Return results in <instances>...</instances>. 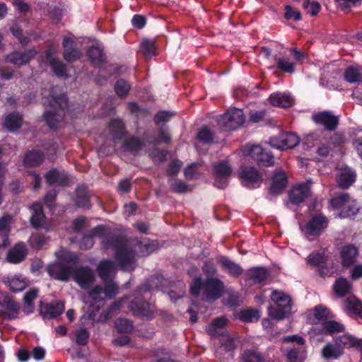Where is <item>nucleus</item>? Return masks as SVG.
I'll return each instance as SVG.
<instances>
[{"label":"nucleus","instance_id":"35","mask_svg":"<svg viewBox=\"0 0 362 362\" xmlns=\"http://www.w3.org/2000/svg\"><path fill=\"white\" fill-rule=\"evenodd\" d=\"M22 125V117L18 113H12L8 115L4 122L6 128L11 131H16Z\"/></svg>","mask_w":362,"mask_h":362},{"label":"nucleus","instance_id":"47","mask_svg":"<svg viewBox=\"0 0 362 362\" xmlns=\"http://www.w3.org/2000/svg\"><path fill=\"white\" fill-rule=\"evenodd\" d=\"M351 198L348 193H343L331 199V206L336 209H344Z\"/></svg>","mask_w":362,"mask_h":362},{"label":"nucleus","instance_id":"28","mask_svg":"<svg viewBox=\"0 0 362 362\" xmlns=\"http://www.w3.org/2000/svg\"><path fill=\"white\" fill-rule=\"evenodd\" d=\"M45 179L49 185L59 184L61 185H68L70 181L69 177L65 174L59 173L53 170L48 172L45 175Z\"/></svg>","mask_w":362,"mask_h":362},{"label":"nucleus","instance_id":"15","mask_svg":"<svg viewBox=\"0 0 362 362\" xmlns=\"http://www.w3.org/2000/svg\"><path fill=\"white\" fill-rule=\"evenodd\" d=\"M28 255V248L25 243L16 244L7 253L6 259L12 264H18L23 262Z\"/></svg>","mask_w":362,"mask_h":362},{"label":"nucleus","instance_id":"39","mask_svg":"<svg viewBox=\"0 0 362 362\" xmlns=\"http://www.w3.org/2000/svg\"><path fill=\"white\" fill-rule=\"evenodd\" d=\"M7 286L14 292L23 291L26 286L27 283L21 276H16L8 279L6 281Z\"/></svg>","mask_w":362,"mask_h":362},{"label":"nucleus","instance_id":"14","mask_svg":"<svg viewBox=\"0 0 362 362\" xmlns=\"http://www.w3.org/2000/svg\"><path fill=\"white\" fill-rule=\"evenodd\" d=\"M359 256V250L354 245H346L342 247L340 252L341 264L343 267L349 268L354 265Z\"/></svg>","mask_w":362,"mask_h":362},{"label":"nucleus","instance_id":"43","mask_svg":"<svg viewBox=\"0 0 362 362\" xmlns=\"http://www.w3.org/2000/svg\"><path fill=\"white\" fill-rule=\"evenodd\" d=\"M268 272L263 268H252L250 269V279H252L255 283L262 284L268 278Z\"/></svg>","mask_w":362,"mask_h":362},{"label":"nucleus","instance_id":"21","mask_svg":"<svg viewBox=\"0 0 362 362\" xmlns=\"http://www.w3.org/2000/svg\"><path fill=\"white\" fill-rule=\"evenodd\" d=\"M356 177L355 171L349 167H346L339 170L337 180L341 188L346 189L355 182Z\"/></svg>","mask_w":362,"mask_h":362},{"label":"nucleus","instance_id":"46","mask_svg":"<svg viewBox=\"0 0 362 362\" xmlns=\"http://www.w3.org/2000/svg\"><path fill=\"white\" fill-rule=\"evenodd\" d=\"M307 262L318 269L320 267L327 264V257L324 254L312 253L308 257Z\"/></svg>","mask_w":362,"mask_h":362},{"label":"nucleus","instance_id":"34","mask_svg":"<svg viewBox=\"0 0 362 362\" xmlns=\"http://www.w3.org/2000/svg\"><path fill=\"white\" fill-rule=\"evenodd\" d=\"M226 321V317H223L215 319L210 325L207 326L206 332L214 337L221 334L223 332Z\"/></svg>","mask_w":362,"mask_h":362},{"label":"nucleus","instance_id":"26","mask_svg":"<svg viewBox=\"0 0 362 362\" xmlns=\"http://www.w3.org/2000/svg\"><path fill=\"white\" fill-rule=\"evenodd\" d=\"M322 356L327 359H336L344 354L343 348L337 342L328 343L322 350Z\"/></svg>","mask_w":362,"mask_h":362},{"label":"nucleus","instance_id":"42","mask_svg":"<svg viewBox=\"0 0 362 362\" xmlns=\"http://www.w3.org/2000/svg\"><path fill=\"white\" fill-rule=\"evenodd\" d=\"M44 159L43 154L38 151L28 153L24 158V163L29 166L40 165Z\"/></svg>","mask_w":362,"mask_h":362},{"label":"nucleus","instance_id":"56","mask_svg":"<svg viewBox=\"0 0 362 362\" xmlns=\"http://www.w3.org/2000/svg\"><path fill=\"white\" fill-rule=\"evenodd\" d=\"M115 327L119 332L128 333L133 329L132 322L127 319H118L115 322Z\"/></svg>","mask_w":362,"mask_h":362},{"label":"nucleus","instance_id":"53","mask_svg":"<svg viewBox=\"0 0 362 362\" xmlns=\"http://www.w3.org/2000/svg\"><path fill=\"white\" fill-rule=\"evenodd\" d=\"M13 217L9 214H5L0 218V235H7L11 230V225Z\"/></svg>","mask_w":362,"mask_h":362},{"label":"nucleus","instance_id":"59","mask_svg":"<svg viewBox=\"0 0 362 362\" xmlns=\"http://www.w3.org/2000/svg\"><path fill=\"white\" fill-rule=\"evenodd\" d=\"M89 338V333L86 329H81L76 333V341L79 345L86 344Z\"/></svg>","mask_w":362,"mask_h":362},{"label":"nucleus","instance_id":"3","mask_svg":"<svg viewBox=\"0 0 362 362\" xmlns=\"http://www.w3.org/2000/svg\"><path fill=\"white\" fill-rule=\"evenodd\" d=\"M59 262L47 267V272L54 279L66 281L71 275L73 264L77 261V256L64 249L56 252Z\"/></svg>","mask_w":362,"mask_h":362},{"label":"nucleus","instance_id":"18","mask_svg":"<svg viewBox=\"0 0 362 362\" xmlns=\"http://www.w3.org/2000/svg\"><path fill=\"white\" fill-rule=\"evenodd\" d=\"M36 55L35 51L33 49L24 52H14L8 54L6 59L16 66H22L28 63Z\"/></svg>","mask_w":362,"mask_h":362},{"label":"nucleus","instance_id":"55","mask_svg":"<svg viewBox=\"0 0 362 362\" xmlns=\"http://www.w3.org/2000/svg\"><path fill=\"white\" fill-rule=\"evenodd\" d=\"M170 187L176 193H185L191 190L189 187L181 180H170Z\"/></svg>","mask_w":362,"mask_h":362},{"label":"nucleus","instance_id":"37","mask_svg":"<svg viewBox=\"0 0 362 362\" xmlns=\"http://www.w3.org/2000/svg\"><path fill=\"white\" fill-rule=\"evenodd\" d=\"M88 57L93 64H99L105 61V55L103 49L98 45L92 46L88 50Z\"/></svg>","mask_w":362,"mask_h":362},{"label":"nucleus","instance_id":"30","mask_svg":"<svg viewBox=\"0 0 362 362\" xmlns=\"http://www.w3.org/2000/svg\"><path fill=\"white\" fill-rule=\"evenodd\" d=\"M347 312L362 318V303L355 297H349L345 302Z\"/></svg>","mask_w":362,"mask_h":362},{"label":"nucleus","instance_id":"45","mask_svg":"<svg viewBox=\"0 0 362 362\" xmlns=\"http://www.w3.org/2000/svg\"><path fill=\"white\" fill-rule=\"evenodd\" d=\"M76 203L78 206H89V196L87 188L86 187H79L76 189Z\"/></svg>","mask_w":362,"mask_h":362},{"label":"nucleus","instance_id":"22","mask_svg":"<svg viewBox=\"0 0 362 362\" xmlns=\"http://www.w3.org/2000/svg\"><path fill=\"white\" fill-rule=\"evenodd\" d=\"M352 289L351 284L345 277L337 279L333 284V291L337 297L349 294Z\"/></svg>","mask_w":362,"mask_h":362},{"label":"nucleus","instance_id":"41","mask_svg":"<svg viewBox=\"0 0 362 362\" xmlns=\"http://www.w3.org/2000/svg\"><path fill=\"white\" fill-rule=\"evenodd\" d=\"M33 209V214L31 217V223L35 228L41 226L45 216L42 212V208L40 204L35 203L32 206Z\"/></svg>","mask_w":362,"mask_h":362},{"label":"nucleus","instance_id":"24","mask_svg":"<svg viewBox=\"0 0 362 362\" xmlns=\"http://www.w3.org/2000/svg\"><path fill=\"white\" fill-rule=\"evenodd\" d=\"M321 325L322 332L326 334L333 335L345 331L344 325L334 320H325L322 322Z\"/></svg>","mask_w":362,"mask_h":362},{"label":"nucleus","instance_id":"31","mask_svg":"<svg viewBox=\"0 0 362 362\" xmlns=\"http://www.w3.org/2000/svg\"><path fill=\"white\" fill-rule=\"evenodd\" d=\"M304 346L293 347L287 350L286 357L288 362H303L305 358Z\"/></svg>","mask_w":362,"mask_h":362},{"label":"nucleus","instance_id":"27","mask_svg":"<svg viewBox=\"0 0 362 362\" xmlns=\"http://www.w3.org/2000/svg\"><path fill=\"white\" fill-rule=\"evenodd\" d=\"M106 231L105 227L103 226H98L96 228H95L92 232L90 235L84 236L80 243V248L81 249H90L91 248L93 245V238L94 236H103Z\"/></svg>","mask_w":362,"mask_h":362},{"label":"nucleus","instance_id":"52","mask_svg":"<svg viewBox=\"0 0 362 362\" xmlns=\"http://www.w3.org/2000/svg\"><path fill=\"white\" fill-rule=\"evenodd\" d=\"M130 84L124 79H119L115 84L114 88L116 94L119 97L127 95L130 90Z\"/></svg>","mask_w":362,"mask_h":362},{"label":"nucleus","instance_id":"12","mask_svg":"<svg viewBox=\"0 0 362 362\" xmlns=\"http://www.w3.org/2000/svg\"><path fill=\"white\" fill-rule=\"evenodd\" d=\"M250 157H252L259 165L269 167L274 165V159L272 153L266 151L259 145L250 146Z\"/></svg>","mask_w":362,"mask_h":362},{"label":"nucleus","instance_id":"9","mask_svg":"<svg viewBox=\"0 0 362 362\" xmlns=\"http://www.w3.org/2000/svg\"><path fill=\"white\" fill-rule=\"evenodd\" d=\"M223 283L218 278H207L203 284V294L207 300L219 298L224 292Z\"/></svg>","mask_w":362,"mask_h":362},{"label":"nucleus","instance_id":"49","mask_svg":"<svg viewBox=\"0 0 362 362\" xmlns=\"http://www.w3.org/2000/svg\"><path fill=\"white\" fill-rule=\"evenodd\" d=\"M276 66L284 72L293 74L295 71V63L287 57H281L277 59Z\"/></svg>","mask_w":362,"mask_h":362},{"label":"nucleus","instance_id":"64","mask_svg":"<svg viewBox=\"0 0 362 362\" xmlns=\"http://www.w3.org/2000/svg\"><path fill=\"white\" fill-rule=\"evenodd\" d=\"M167 153L158 149L152 151L150 153V156L155 163H163L166 159Z\"/></svg>","mask_w":362,"mask_h":362},{"label":"nucleus","instance_id":"8","mask_svg":"<svg viewBox=\"0 0 362 362\" xmlns=\"http://www.w3.org/2000/svg\"><path fill=\"white\" fill-rule=\"evenodd\" d=\"M300 143L299 136L294 133L283 132L277 136H271L269 144L276 149L286 150L297 146Z\"/></svg>","mask_w":362,"mask_h":362},{"label":"nucleus","instance_id":"33","mask_svg":"<svg viewBox=\"0 0 362 362\" xmlns=\"http://www.w3.org/2000/svg\"><path fill=\"white\" fill-rule=\"evenodd\" d=\"M139 52L147 59L156 55L155 41L144 39L140 44Z\"/></svg>","mask_w":362,"mask_h":362},{"label":"nucleus","instance_id":"48","mask_svg":"<svg viewBox=\"0 0 362 362\" xmlns=\"http://www.w3.org/2000/svg\"><path fill=\"white\" fill-rule=\"evenodd\" d=\"M264 174L255 169L250 168V188H257L265 180Z\"/></svg>","mask_w":362,"mask_h":362},{"label":"nucleus","instance_id":"5","mask_svg":"<svg viewBox=\"0 0 362 362\" xmlns=\"http://www.w3.org/2000/svg\"><path fill=\"white\" fill-rule=\"evenodd\" d=\"M47 100H48V106L50 109L47 110L45 113V119L49 128H56L57 124L63 119L64 110L62 103H65V101L63 98H55L52 95L47 98Z\"/></svg>","mask_w":362,"mask_h":362},{"label":"nucleus","instance_id":"60","mask_svg":"<svg viewBox=\"0 0 362 362\" xmlns=\"http://www.w3.org/2000/svg\"><path fill=\"white\" fill-rule=\"evenodd\" d=\"M285 18L288 20L293 19V20L297 21L300 20L301 14L298 11L294 10L291 6H286V7H285Z\"/></svg>","mask_w":362,"mask_h":362},{"label":"nucleus","instance_id":"11","mask_svg":"<svg viewBox=\"0 0 362 362\" xmlns=\"http://www.w3.org/2000/svg\"><path fill=\"white\" fill-rule=\"evenodd\" d=\"M71 275L78 284L83 288H88L95 280L93 271L88 267H74Z\"/></svg>","mask_w":362,"mask_h":362},{"label":"nucleus","instance_id":"13","mask_svg":"<svg viewBox=\"0 0 362 362\" xmlns=\"http://www.w3.org/2000/svg\"><path fill=\"white\" fill-rule=\"evenodd\" d=\"M312 119L316 124L323 126L327 131L335 130L339 124V117L328 111L314 114Z\"/></svg>","mask_w":362,"mask_h":362},{"label":"nucleus","instance_id":"19","mask_svg":"<svg viewBox=\"0 0 362 362\" xmlns=\"http://www.w3.org/2000/svg\"><path fill=\"white\" fill-rule=\"evenodd\" d=\"M269 102L273 106L288 108L294 103V98L288 93L276 92L270 95Z\"/></svg>","mask_w":362,"mask_h":362},{"label":"nucleus","instance_id":"1","mask_svg":"<svg viewBox=\"0 0 362 362\" xmlns=\"http://www.w3.org/2000/svg\"><path fill=\"white\" fill-rule=\"evenodd\" d=\"M97 272L104 282V288L97 286L90 291L89 297L93 303L103 302L106 298H113L118 292L117 285L111 280L107 281L109 277L116 272V265L112 261H101L97 267Z\"/></svg>","mask_w":362,"mask_h":362},{"label":"nucleus","instance_id":"23","mask_svg":"<svg viewBox=\"0 0 362 362\" xmlns=\"http://www.w3.org/2000/svg\"><path fill=\"white\" fill-rule=\"evenodd\" d=\"M64 310V304L62 301H54L45 305L42 308L45 317L54 318L59 315Z\"/></svg>","mask_w":362,"mask_h":362},{"label":"nucleus","instance_id":"50","mask_svg":"<svg viewBox=\"0 0 362 362\" xmlns=\"http://www.w3.org/2000/svg\"><path fill=\"white\" fill-rule=\"evenodd\" d=\"M345 79L349 83H356L362 81V75L356 67H349L344 73Z\"/></svg>","mask_w":362,"mask_h":362},{"label":"nucleus","instance_id":"2","mask_svg":"<svg viewBox=\"0 0 362 362\" xmlns=\"http://www.w3.org/2000/svg\"><path fill=\"white\" fill-rule=\"evenodd\" d=\"M105 249L112 248L115 251V258L124 271H132L135 268L134 252L128 248L126 241L121 237H107L103 240Z\"/></svg>","mask_w":362,"mask_h":362},{"label":"nucleus","instance_id":"4","mask_svg":"<svg viewBox=\"0 0 362 362\" xmlns=\"http://www.w3.org/2000/svg\"><path fill=\"white\" fill-rule=\"evenodd\" d=\"M274 305L269 307V315L277 320L286 317L291 310L292 303L291 297L282 291L275 290L271 296Z\"/></svg>","mask_w":362,"mask_h":362},{"label":"nucleus","instance_id":"62","mask_svg":"<svg viewBox=\"0 0 362 362\" xmlns=\"http://www.w3.org/2000/svg\"><path fill=\"white\" fill-rule=\"evenodd\" d=\"M349 274L353 280H358L362 278V264H354L351 266Z\"/></svg>","mask_w":362,"mask_h":362},{"label":"nucleus","instance_id":"63","mask_svg":"<svg viewBox=\"0 0 362 362\" xmlns=\"http://www.w3.org/2000/svg\"><path fill=\"white\" fill-rule=\"evenodd\" d=\"M314 315L319 320L325 321L329 315V310L322 305L316 306Z\"/></svg>","mask_w":362,"mask_h":362},{"label":"nucleus","instance_id":"17","mask_svg":"<svg viewBox=\"0 0 362 362\" xmlns=\"http://www.w3.org/2000/svg\"><path fill=\"white\" fill-rule=\"evenodd\" d=\"M310 185L303 183L294 187L289 192L290 202L293 204H299L304 202L310 195Z\"/></svg>","mask_w":362,"mask_h":362},{"label":"nucleus","instance_id":"58","mask_svg":"<svg viewBox=\"0 0 362 362\" xmlns=\"http://www.w3.org/2000/svg\"><path fill=\"white\" fill-rule=\"evenodd\" d=\"M303 6L308 9V12L310 13L311 16H316L320 9V5L318 2H310L309 0L304 1Z\"/></svg>","mask_w":362,"mask_h":362},{"label":"nucleus","instance_id":"16","mask_svg":"<svg viewBox=\"0 0 362 362\" xmlns=\"http://www.w3.org/2000/svg\"><path fill=\"white\" fill-rule=\"evenodd\" d=\"M1 305L0 315L9 320L17 318L20 310V305L18 303L12 298H8Z\"/></svg>","mask_w":362,"mask_h":362},{"label":"nucleus","instance_id":"10","mask_svg":"<svg viewBox=\"0 0 362 362\" xmlns=\"http://www.w3.org/2000/svg\"><path fill=\"white\" fill-rule=\"evenodd\" d=\"M215 185L219 189L227 186L228 177L230 176L232 169L226 161H221L214 165Z\"/></svg>","mask_w":362,"mask_h":362},{"label":"nucleus","instance_id":"20","mask_svg":"<svg viewBox=\"0 0 362 362\" xmlns=\"http://www.w3.org/2000/svg\"><path fill=\"white\" fill-rule=\"evenodd\" d=\"M287 177L281 169L275 171L272 177V182L270 187V192L274 194H280L286 187Z\"/></svg>","mask_w":362,"mask_h":362},{"label":"nucleus","instance_id":"6","mask_svg":"<svg viewBox=\"0 0 362 362\" xmlns=\"http://www.w3.org/2000/svg\"><path fill=\"white\" fill-rule=\"evenodd\" d=\"M216 121L219 128L223 130H235L244 123L245 116L242 110L230 108L220 115Z\"/></svg>","mask_w":362,"mask_h":362},{"label":"nucleus","instance_id":"51","mask_svg":"<svg viewBox=\"0 0 362 362\" xmlns=\"http://www.w3.org/2000/svg\"><path fill=\"white\" fill-rule=\"evenodd\" d=\"M143 143L136 138L131 137L127 139L124 144V148L125 150L129 151L134 153L141 149Z\"/></svg>","mask_w":362,"mask_h":362},{"label":"nucleus","instance_id":"25","mask_svg":"<svg viewBox=\"0 0 362 362\" xmlns=\"http://www.w3.org/2000/svg\"><path fill=\"white\" fill-rule=\"evenodd\" d=\"M74 41L70 38H65L63 41V46L65 48L64 52V59L68 62H73L79 59L81 54L75 49L72 48Z\"/></svg>","mask_w":362,"mask_h":362},{"label":"nucleus","instance_id":"44","mask_svg":"<svg viewBox=\"0 0 362 362\" xmlns=\"http://www.w3.org/2000/svg\"><path fill=\"white\" fill-rule=\"evenodd\" d=\"M110 131L115 139H121L124 134V124L120 119H114L110 122Z\"/></svg>","mask_w":362,"mask_h":362},{"label":"nucleus","instance_id":"32","mask_svg":"<svg viewBox=\"0 0 362 362\" xmlns=\"http://www.w3.org/2000/svg\"><path fill=\"white\" fill-rule=\"evenodd\" d=\"M360 209L358 203L355 199H351L346 206L339 213V216L341 218L353 217L358 214Z\"/></svg>","mask_w":362,"mask_h":362},{"label":"nucleus","instance_id":"7","mask_svg":"<svg viewBox=\"0 0 362 362\" xmlns=\"http://www.w3.org/2000/svg\"><path fill=\"white\" fill-rule=\"evenodd\" d=\"M327 226V218L322 214H318L308 221L302 230L308 239L312 240V238L319 236Z\"/></svg>","mask_w":362,"mask_h":362},{"label":"nucleus","instance_id":"38","mask_svg":"<svg viewBox=\"0 0 362 362\" xmlns=\"http://www.w3.org/2000/svg\"><path fill=\"white\" fill-rule=\"evenodd\" d=\"M47 58L49 62V65L56 76L58 77H64L66 76V66L62 62L52 57L49 52L47 53Z\"/></svg>","mask_w":362,"mask_h":362},{"label":"nucleus","instance_id":"54","mask_svg":"<svg viewBox=\"0 0 362 362\" xmlns=\"http://www.w3.org/2000/svg\"><path fill=\"white\" fill-rule=\"evenodd\" d=\"M39 291L37 288H33L28 291L24 296V303L26 305L27 313L33 311V301L37 298Z\"/></svg>","mask_w":362,"mask_h":362},{"label":"nucleus","instance_id":"61","mask_svg":"<svg viewBox=\"0 0 362 362\" xmlns=\"http://www.w3.org/2000/svg\"><path fill=\"white\" fill-rule=\"evenodd\" d=\"M201 165L200 163H194L189 165L184 171L187 179H192L197 173V169Z\"/></svg>","mask_w":362,"mask_h":362},{"label":"nucleus","instance_id":"29","mask_svg":"<svg viewBox=\"0 0 362 362\" xmlns=\"http://www.w3.org/2000/svg\"><path fill=\"white\" fill-rule=\"evenodd\" d=\"M337 343L343 348L361 347L362 340L358 339L350 334H344L337 339Z\"/></svg>","mask_w":362,"mask_h":362},{"label":"nucleus","instance_id":"36","mask_svg":"<svg viewBox=\"0 0 362 362\" xmlns=\"http://www.w3.org/2000/svg\"><path fill=\"white\" fill-rule=\"evenodd\" d=\"M220 264L221 267L226 269L228 272L234 276H238L242 274L243 269L241 267L235 262L230 261L229 259L222 257L220 259Z\"/></svg>","mask_w":362,"mask_h":362},{"label":"nucleus","instance_id":"57","mask_svg":"<svg viewBox=\"0 0 362 362\" xmlns=\"http://www.w3.org/2000/svg\"><path fill=\"white\" fill-rule=\"evenodd\" d=\"M197 139L204 144H210L213 141L214 135L208 127H203L198 132Z\"/></svg>","mask_w":362,"mask_h":362},{"label":"nucleus","instance_id":"40","mask_svg":"<svg viewBox=\"0 0 362 362\" xmlns=\"http://www.w3.org/2000/svg\"><path fill=\"white\" fill-rule=\"evenodd\" d=\"M129 309L135 315L144 314L148 309V303L139 297L132 300L129 305Z\"/></svg>","mask_w":362,"mask_h":362}]
</instances>
